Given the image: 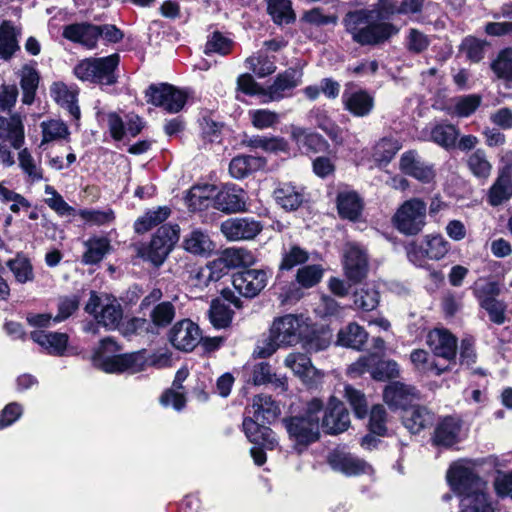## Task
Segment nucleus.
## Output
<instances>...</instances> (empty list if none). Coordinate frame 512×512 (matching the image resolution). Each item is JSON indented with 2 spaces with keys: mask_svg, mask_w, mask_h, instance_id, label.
<instances>
[{
  "mask_svg": "<svg viewBox=\"0 0 512 512\" xmlns=\"http://www.w3.org/2000/svg\"><path fill=\"white\" fill-rule=\"evenodd\" d=\"M398 13L395 0H378L372 9L348 12L343 25L354 42L361 46H379L399 33V28L384 18Z\"/></svg>",
  "mask_w": 512,
  "mask_h": 512,
  "instance_id": "nucleus-1",
  "label": "nucleus"
},
{
  "mask_svg": "<svg viewBox=\"0 0 512 512\" xmlns=\"http://www.w3.org/2000/svg\"><path fill=\"white\" fill-rule=\"evenodd\" d=\"M121 348L117 342L106 337L100 341L93 354L94 365L106 373H138L144 370L146 364L145 352L120 354Z\"/></svg>",
  "mask_w": 512,
  "mask_h": 512,
  "instance_id": "nucleus-2",
  "label": "nucleus"
},
{
  "mask_svg": "<svg viewBox=\"0 0 512 512\" xmlns=\"http://www.w3.org/2000/svg\"><path fill=\"white\" fill-rule=\"evenodd\" d=\"M322 411L323 402L319 398H313L302 414L283 419L284 427L296 445L305 447L319 439Z\"/></svg>",
  "mask_w": 512,
  "mask_h": 512,
  "instance_id": "nucleus-3",
  "label": "nucleus"
},
{
  "mask_svg": "<svg viewBox=\"0 0 512 512\" xmlns=\"http://www.w3.org/2000/svg\"><path fill=\"white\" fill-rule=\"evenodd\" d=\"M179 233L177 224L161 226L148 243L137 248V255L153 266L160 267L178 242Z\"/></svg>",
  "mask_w": 512,
  "mask_h": 512,
  "instance_id": "nucleus-4",
  "label": "nucleus"
},
{
  "mask_svg": "<svg viewBox=\"0 0 512 512\" xmlns=\"http://www.w3.org/2000/svg\"><path fill=\"white\" fill-rule=\"evenodd\" d=\"M84 310L91 315L100 326L107 330H115L123 319V308L119 300L108 293L90 292Z\"/></svg>",
  "mask_w": 512,
  "mask_h": 512,
  "instance_id": "nucleus-5",
  "label": "nucleus"
},
{
  "mask_svg": "<svg viewBox=\"0 0 512 512\" xmlns=\"http://www.w3.org/2000/svg\"><path fill=\"white\" fill-rule=\"evenodd\" d=\"M119 64L118 54L102 58H87L73 69L74 75L81 81L111 85L116 82L114 74Z\"/></svg>",
  "mask_w": 512,
  "mask_h": 512,
  "instance_id": "nucleus-6",
  "label": "nucleus"
},
{
  "mask_svg": "<svg viewBox=\"0 0 512 512\" xmlns=\"http://www.w3.org/2000/svg\"><path fill=\"white\" fill-rule=\"evenodd\" d=\"M271 335L283 346H294L303 342L311 333L308 318L287 314L276 318L270 328Z\"/></svg>",
  "mask_w": 512,
  "mask_h": 512,
  "instance_id": "nucleus-7",
  "label": "nucleus"
},
{
  "mask_svg": "<svg viewBox=\"0 0 512 512\" xmlns=\"http://www.w3.org/2000/svg\"><path fill=\"white\" fill-rule=\"evenodd\" d=\"M476 464L469 459H460L452 463L446 473L447 482L458 496L487 485V481L476 473Z\"/></svg>",
  "mask_w": 512,
  "mask_h": 512,
  "instance_id": "nucleus-8",
  "label": "nucleus"
},
{
  "mask_svg": "<svg viewBox=\"0 0 512 512\" xmlns=\"http://www.w3.org/2000/svg\"><path fill=\"white\" fill-rule=\"evenodd\" d=\"M426 203L419 198L405 201L395 212L392 221L396 229L405 235H416L426 224Z\"/></svg>",
  "mask_w": 512,
  "mask_h": 512,
  "instance_id": "nucleus-9",
  "label": "nucleus"
},
{
  "mask_svg": "<svg viewBox=\"0 0 512 512\" xmlns=\"http://www.w3.org/2000/svg\"><path fill=\"white\" fill-rule=\"evenodd\" d=\"M450 249L449 242L440 234L426 235L420 245L412 244L407 249L409 261L417 267H424L426 258L440 260Z\"/></svg>",
  "mask_w": 512,
  "mask_h": 512,
  "instance_id": "nucleus-10",
  "label": "nucleus"
},
{
  "mask_svg": "<svg viewBox=\"0 0 512 512\" xmlns=\"http://www.w3.org/2000/svg\"><path fill=\"white\" fill-rule=\"evenodd\" d=\"M349 373L358 376L369 372L379 381L396 378L399 376V366L395 361H382L377 354H368L359 358L349 367Z\"/></svg>",
  "mask_w": 512,
  "mask_h": 512,
  "instance_id": "nucleus-11",
  "label": "nucleus"
},
{
  "mask_svg": "<svg viewBox=\"0 0 512 512\" xmlns=\"http://www.w3.org/2000/svg\"><path fill=\"white\" fill-rule=\"evenodd\" d=\"M147 102L162 107L169 113H178L185 106L187 95L172 85H151L146 91Z\"/></svg>",
  "mask_w": 512,
  "mask_h": 512,
  "instance_id": "nucleus-12",
  "label": "nucleus"
},
{
  "mask_svg": "<svg viewBox=\"0 0 512 512\" xmlns=\"http://www.w3.org/2000/svg\"><path fill=\"white\" fill-rule=\"evenodd\" d=\"M303 71L298 68H288L279 73L273 83L265 88L263 102L280 101L292 95L293 89L302 83Z\"/></svg>",
  "mask_w": 512,
  "mask_h": 512,
  "instance_id": "nucleus-13",
  "label": "nucleus"
},
{
  "mask_svg": "<svg viewBox=\"0 0 512 512\" xmlns=\"http://www.w3.org/2000/svg\"><path fill=\"white\" fill-rule=\"evenodd\" d=\"M270 273L264 269H247L232 277L234 289L246 298L257 296L267 285Z\"/></svg>",
  "mask_w": 512,
  "mask_h": 512,
  "instance_id": "nucleus-14",
  "label": "nucleus"
},
{
  "mask_svg": "<svg viewBox=\"0 0 512 512\" xmlns=\"http://www.w3.org/2000/svg\"><path fill=\"white\" fill-rule=\"evenodd\" d=\"M343 267L346 277L353 283L360 282L368 272V257L365 249L357 243H347L343 252Z\"/></svg>",
  "mask_w": 512,
  "mask_h": 512,
  "instance_id": "nucleus-15",
  "label": "nucleus"
},
{
  "mask_svg": "<svg viewBox=\"0 0 512 512\" xmlns=\"http://www.w3.org/2000/svg\"><path fill=\"white\" fill-rule=\"evenodd\" d=\"M263 229V225L250 217L229 218L221 223L220 230L229 241L254 239Z\"/></svg>",
  "mask_w": 512,
  "mask_h": 512,
  "instance_id": "nucleus-16",
  "label": "nucleus"
},
{
  "mask_svg": "<svg viewBox=\"0 0 512 512\" xmlns=\"http://www.w3.org/2000/svg\"><path fill=\"white\" fill-rule=\"evenodd\" d=\"M331 468L346 476L373 475V467L358 456L344 451H334L328 457Z\"/></svg>",
  "mask_w": 512,
  "mask_h": 512,
  "instance_id": "nucleus-17",
  "label": "nucleus"
},
{
  "mask_svg": "<svg viewBox=\"0 0 512 512\" xmlns=\"http://www.w3.org/2000/svg\"><path fill=\"white\" fill-rule=\"evenodd\" d=\"M341 100L344 109L355 117H365L374 108L373 96L351 83L345 86Z\"/></svg>",
  "mask_w": 512,
  "mask_h": 512,
  "instance_id": "nucleus-18",
  "label": "nucleus"
},
{
  "mask_svg": "<svg viewBox=\"0 0 512 512\" xmlns=\"http://www.w3.org/2000/svg\"><path fill=\"white\" fill-rule=\"evenodd\" d=\"M171 344L181 351H192L201 340V332L197 324L190 319H183L173 325L169 332Z\"/></svg>",
  "mask_w": 512,
  "mask_h": 512,
  "instance_id": "nucleus-19",
  "label": "nucleus"
},
{
  "mask_svg": "<svg viewBox=\"0 0 512 512\" xmlns=\"http://www.w3.org/2000/svg\"><path fill=\"white\" fill-rule=\"evenodd\" d=\"M247 197L245 191L234 185L227 184L216 190L214 208L224 213L245 211Z\"/></svg>",
  "mask_w": 512,
  "mask_h": 512,
  "instance_id": "nucleus-20",
  "label": "nucleus"
},
{
  "mask_svg": "<svg viewBox=\"0 0 512 512\" xmlns=\"http://www.w3.org/2000/svg\"><path fill=\"white\" fill-rule=\"evenodd\" d=\"M284 364L308 386H317L324 376L322 371L312 365L310 358L302 353L288 354Z\"/></svg>",
  "mask_w": 512,
  "mask_h": 512,
  "instance_id": "nucleus-21",
  "label": "nucleus"
},
{
  "mask_svg": "<svg viewBox=\"0 0 512 512\" xmlns=\"http://www.w3.org/2000/svg\"><path fill=\"white\" fill-rule=\"evenodd\" d=\"M349 425L350 417L344 404L335 397H331L323 414L321 427L328 434H338L347 430Z\"/></svg>",
  "mask_w": 512,
  "mask_h": 512,
  "instance_id": "nucleus-22",
  "label": "nucleus"
},
{
  "mask_svg": "<svg viewBox=\"0 0 512 512\" xmlns=\"http://www.w3.org/2000/svg\"><path fill=\"white\" fill-rule=\"evenodd\" d=\"M383 399L392 410L404 411L418 399V392L413 386L396 381L385 387Z\"/></svg>",
  "mask_w": 512,
  "mask_h": 512,
  "instance_id": "nucleus-23",
  "label": "nucleus"
},
{
  "mask_svg": "<svg viewBox=\"0 0 512 512\" xmlns=\"http://www.w3.org/2000/svg\"><path fill=\"white\" fill-rule=\"evenodd\" d=\"M496 502L489 494L488 484L460 496L459 512H496Z\"/></svg>",
  "mask_w": 512,
  "mask_h": 512,
  "instance_id": "nucleus-24",
  "label": "nucleus"
},
{
  "mask_svg": "<svg viewBox=\"0 0 512 512\" xmlns=\"http://www.w3.org/2000/svg\"><path fill=\"white\" fill-rule=\"evenodd\" d=\"M427 344L437 357L450 361L456 356L457 340L446 329L431 330L427 335Z\"/></svg>",
  "mask_w": 512,
  "mask_h": 512,
  "instance_id": "nucleus-25",
  "label": "nucleus"
},
{
  "mask_svg": "<svg viewBox=\"0 0 512 512\" xmlns=\"http://www.w3.org/2000/svg\"><path fill=\"white\" fill-rule=\"evenodd\" d=\"M0 142L8 143L10 147L19 150L25 142L23 119L19 114L9 117L0 116Z\"/></svg>",
  "mask_w": 512,
  "mask_h": 512,
  "instance_id": "nucleus-26",
  "label": "nucleus"
},
{
  "mask_svg": "<svg viewBox=\"0 0 512 512\" xmlns=\"http://www.w3.org/2000/svg\"><path fill=\"white\" fill-rule=\"evenodd\" d=\"M400 169L403 173L423 183H429L435 177L433 167L422 161L413 151L405 152L401 156Z\"/></svg>",
  "mask_w": 512,
  "mask_h": 512,
  "instance_id": "nucleus-27",
  "label": "nucleus"
},
{
  "mask_svg": "<svg viewBox=\"0 0 512 512\" xmlns=\"http://www.w3.org/2000/svg\"><path fill=\"white\" fill-rule=\"evenodd\" d=\"M257 421L250 417L244 419L243 430L246 437L254 445H259L269 450L274 449L278 445L275 433L269 427L258 424Z\"/></svg>",
  "mask_w": 512,
  "mask_h": 512,
  "instance_id": "nucleus-28",
  "label": "nucleus"
},
{
  "mask_svg": "<svg viewBox=\"0 0 512 512\" xmlns=\"http://www.w3.org/2000/svg\"><path fill=\"white\" fill-rule=\"evenodd\" d=\"M291 137L305 153L325 152L329 148L328 142L320 134L299 126H291Z\"/></svg>",
  "mask_w": 512,
  "mask_h": 512,
  "instance_id": "nucleus-29",
  "label": "nucleus"
},
{
  "mask_svg": "<svg viewBox=\"0 0 512 512\" xmlns=\"http://www.w3.org/2000/svg\"><path fill=\"white\" fill-rule=\"evenodd\" d=\"M63 37L92 49L96 47L99 38L98 26L88 23L70 24L64 27Z\"/></svg>",
  "mask_w": 512,
  "mask_h": 512,
  "instance_id": "nucleus-30",
  "label": "nucleus"
},
{
  "mask_svg": "<svg viewBox=\"0 0 512 512\" xmlns=\"http://www.w3.org/2000/svg\"><path fill=\"white\" fill-rule=\"evenodd\" d=\"M31 339L41 346L48 354L62 356L68 345L69 337L66 333L45 332L36 330L31 333Z\"/></svg>",
  "mask_w": 512,
  "mask_h": 512,
  "instance_id": "nucleus-31",
  "label": "nucleus"
},
{
  "mask_svg": "<svg viewBox=\"0 0 512 512\" xmlns=\"http://www.w3.org/2000/svg\"><path fill=\"white\" fill-rule=\"evenodd\" d=\"M274 198L283 209L294 211L303 203V188L291 183H282L274 190Z\"/></svg>",
  "mask_w": 512,
  "mask_h": 512,
  "instance_id": "nucleus-32",
  "label": "nucleus"
},
{
  "mask_svg": "<svg viewBox=\"0 0 512 512\" xmlns=\"http://www.w3.org/2000/svg\"><path fill=\"white\" fill-rule=\"evenodd\" d=\"M266 165L263 157L252 155H239L234 157L229 165V172L235 179H243L250 173L258 171Z\"/></svg>",
  "mask_w": 512,
  "mask_h": 512,
  "instance_id": "nucleus-33",
  "label": "nucleus"
},
{
  "mask_svg": "<svg viewBox=\"0 0 512 512\" xmlns=\"http://www.w3.org/2000/svg\"><path fill=\"white\" fill-rule=\"evenodd\" d=\"M461 423L458 419L447 417L435 429L434 442L436 445L451 447L459 441Z\"/></svg>",
  "mask_w": 512,
  "mask_h": 512,
  "instance_id": "nucleus-34",
  "label": "nucleus"
},
{
  "mask_svg": "<svg viewBox=\"0 0 512 512\" xmlns=\"http://www.w3.org/2000/svg\"><path fill=\"white\" fill-rule=\"evenodd\" d=\"M20 30L10 21L0 25V59L9 60L19 50L18 37Z\"/></svg>",
  "mask_w": 512,
  "mask_h": 512,
  "instance_id": "nucleus-35",
  "label": "nucleus"
},
{
  "mask_svg": "<svg viewBox=\"0 0 512 512\" xmlns=\"http://www.w3.org/2000/svg\"><path fill=\"white\" fill-rule=\"evenodd\" d=\"M217 187L212 184L194 185L188 192L186 201L192 210H203L210 205L214 207Z\"/></svg>",
  "mask_w": 512,
  "mask_h": 512,
  "instance_id": "nucleus-36",
  "label": "nucleus"
},
{
  "mask_svg": "<svg viewBox=\"0 0 512 512\" xmlns=\"http://www.w3.org/2000/svg\"><path fill=\"white\" fill-rule=\"evenodd\" d=\"M51 94L54 100L65 108L76 121L80 119L81 112L77 105V92L75 90L59 82L52 85Z\"/></svg>",
  "mask_w": 512,
  "mask_h": 512,
  "instance_id": "nucleus-37",
  "label": "nucleus"
},
{
  "mask_svg": "<svg viewBox=\"0 0 512 512\" xmlns=\"http://www.w3.org/2000/svg\"><path fill=\"white\" fill-rule=\"evenodd\" d=\"M85 251L82 255V263L95 265L103 260L110 250V241L106 237L94 236L84 241Z\"/></svg>",
  "mask_w": 512,
  "mask_h": 512,
  "instance_id": "nucleus-38",
  "label": "nucleus"
},
{
  "mask_svg": "<svg viewBox=\"0 0 512 512\" xmlns=\"http://www.w3.org/2000/svg\"><path fill=\"white\" fill-rule=\"evenodd\" d=\"M404 426L411 433H419L432 423L433 417L430 411L422 406H409L402 416Z\"/></svg>",
  "mask_w": 512,
  "mask_h": 512,
  "instance_id": "nucleus-39",
  "label": "nucleus"
},
{
  "mask_svg": "<svg viewBox=\"0 0 512 512\" xmlns=\"http://www.w3.org/2000/svg\"><path fill=\"white\" fill-rule=\"evenodd\" d=\"M337 208L342 218L354 221L360 216L363 203L356 192L342 191L337 197Z\"/></svg>",
  "mask_w": 512,
  "mask_h": 512,
  "instance_id": "nucleus-40",
  "label": "nucleus"
},
{
  "mask_svg": "<svg viewBox=\"0 0 512 512\" xmlns=\"http://www.w3.org/2000/svg\"><path fill=\"white\" fill-rule=\"evenodd\" d=\"M183 248L191 254L206 256L213 251L214 244L207 233L195 229L185 236Z\"/></svg>",
  "mask_w": 512,
  "mask_h": 512,
  "instance_id": "nucleus-41",
  "label": "nucleus"
},
{
  "mask_svg": "<svg viewBox=\"0 0 512 512\" xmlns=\"http://www.w3.org/2000/svg\"><path fill=\"white\" fill-rule=\"evenodd\" d=\"M367 332L357 323H350L338 332L337 344L359 350L367 341Z\"/></svg>",
  "mask_w": 512,
  "mask_h": 512,
  "instance_id": "nucleus-42",
  "label": "nucleus"
},
{
  "mask_svg": "<svg viewBox=\"0 0 512 512\" xmlns=\"http://www.w3.org/2000/svg\"><path fill=\"white\" fill-rule=\"evenodd\" d=\"M410 361L414 369L421 374L440 375L447 370V366H441L429 353L423 349H416L410 354Z\"/></svg>",
  "mask_w": 512,
  "mask_h": 512,
  "instance_id": "nucleus-43",
  "label": "nucleus"
},
{
  "mask_svg": "<svg viewBox=\"0 0 512 512\" xmlns=\"http://www.w3.org/2000/svg\"><path fill=\"white\" fill-rule=\"evenodd\" d=\"M170 214L171 210L167 206H160L156 209L149 210L135 221L134 229L139 234L145 233L164 222Z\"/></svg>",
  "mask_w": 512,
  "mask_h": 512,
  "instance_id": "nucleus-44",
  "label": "nucleus"
},
{
  "mask_svg": "<svg viewBox=\"0 0 512 512\" xmlns=\"http://www.w3.org/2000/svg\"><path fill=\"white\" fill-rule=\"evenodd\" d=\"M252 413L256 420L271 422L280 413L278 405L268 395H258L253 399Z\"/></svg>",
  "mask_w": 512,
  "mask_h": 512,
  "instance_id": "nucleus-45",
  "label": "nucleus"
},
{
  "mask_svg": "<svg viewBox=\"0 0 512 512\" xmlns=\"http://www.w3.org/2000/svg\"><path fill=\"white\" fill-rule=\"evenodd\" d=\"M400 143L393 138H382L373 147L372 158L379 165H387L400 150Z\"/></svg>",
  "mask_w": 512,
  "mask_h": 512,
  "instance_id": "nucleus-46",
  "label": "nucleus"
},
{
  "mask_svg": "<svg viewBox=\"0 0 512 512\" xmlns=\"http://www.w3.org/2000/svg\"><path fill=\"white\" fill-rule=\"evenodd\" d=\"M267 11L276 24H290L295 13L290 0H267Z\"/></svg>",
  "mask_w": 512,
  "mask_h": 512,
  "instance_id": "nucleus-47",
  "label": "nucleus"
},
{
  "mask_svg": "<svg viewBox=\"0 0 512 512\" xmlns=\"http://www.w3.org/2000/svg\"><path fill=\"white\" fill-rule=\"evenodd\" d=\"M512 196V176L508 172H502L489 192V202L497 206Z\"/></svg>",
  "mask_w": 512,
  "mask_h": 512,
  "instance_id": "nucleus-48",
  "label": "nucleus"
},
{
  "mask_svg": "<svg viewBox=\"0 0 512 512\" xmlns=\"http://www.w3.org/2000/svg\"><path fill=\"white\" fill-rule=\"evenodd\" d=\"M20 78V84L23 91L22 102L30 105L34 101L35 92L38 87V73L32 66L25 65L20 71Z\"/></svg>",
  "mask_w": 512,
  "mask_h": 512,
  "instance_id": "nucleus-49",
  "label": "nucleus"
},
{
  "mask_svg": "<svg viewBox=\"0 0 512 512\" xmlns=\"http://www.w3.org/2000/svg\"><path fill=\"white\" fill-rule=\"evenodd\" d=\"M220 256L223 258V261L229 269L251 266L256 261L253 253L245 248H227Z\"/></svg>",
  "mask_w": 512,
  "mask_h": 512,
  "instance_id": "nucleus-50",
  "label": "nucleus"
},
{
  "mask_svg": "<svg viewBox=\"0 0 512 512\" xmlns=\"http://www.w3.org/2000/svg\"><path fill=\"white\" fill-rule=\"evenodd\" d=\"M379 304V292L375 285L367 284L354 293V305L363 311H372Z\"/></svg>",
  "mask_w": 512,
  "mask_h": 512,
  "instance_id": "nucleus-51",
  "label": "nucleus"
},
{
  "mask_svg": "<svg viewBox=\"0 0 512 512\" xmlns=\"http://www.w3.org/2000/svg\"><path fill=\"white\" fill-rule=\"evenodd\" d=\"M458 135V130L451 124H437L430 131V139L444 148L453 147Z\"/></svg>",
  "mask_w": 512,
  "mask_h": 512,
  "instance_id": "nucleus-52",
  "label": "nucleus"
},
{
  "mask_svg": "<svg viewBox=\"0 0 512 512\" xmlns=\"http://www.w3.org/2000/svg\"><path fill=\"white\" fill-rule=\"evenodd\" d=\"M40 127L42 130V145L51 141L66 139L70 134L67 125L57 119L43 121Z\"/></svg>",
  "mask_w": 512,
  "mask_h": 512,
  "instance_id": "nucleus-53",
  "label": "nucleus"
},
{
  "mask_svg": "<svg viewBox=\"0 0 512 512\" xmlns=\"http://www.w3.org/2000/svg\"><path fill=\"white\" fill-rule=\"evenodd\" d=\"M175 313V306L169 301H163L151 309L149 317L155 327L165 328L173 321Z\"/></svg>",
  "mask_w": 512,
  "mask_h": 512,
  "instance_id": "nucleus-54",
  "label": "nucleus"
},
{
  "mask_svg": "<svg viewBox=\"0 0 512 512\" xmlns=\"http://www.w3.org/2000/svg\"><path fill=\"white\" fill-rule=\"evenodd\" d=\"M245 63L247 68L260 78L271 75L276 70L274 60L262 52L248 57Z\"/></svg>",
  "mask_w": 512,
  "mask_h": 512,
  "instance_id": "nucleus-55",
  "label": "nucleus"
},
{
  "mask_svg": "<svg viewBox=\"0 0 512 512\" xmlns=\"http://www.w3.org/2000/svg\"><path fill=\"white\" fill-rule=\"evenodd\" d=\"M472 290L480 306L484 305V302L496 299L500 294V287L497 282L483 278L474 283Z\"/></svg>",
  "mask_w": 512,
  "mask_h": 512,
  "instance_id": "nucleus-56",
  "label": "nucleus"
},
{
  "mask_svg": "<svg viewBox=\"0 0 512 512\" xmlns=\"http://www.w3.org/2000/svg\"><path fill=\"white\" fill-rule=\"evenodd\" d=\"M495 75L505 81H512V47L502 50L492 62Z\"/></svg>",
  "mask_w": 512,
  "mask_h": 512,
  "instance_id": "nucleus-57",
  "label": "nucleus"
},
{
  "mask_svg": "<svg viewBox=\"0 0 512 512\" xmlns=\"http://www.w3.org/2000/svg\"><path fill=\"white\" fill-rule=\"evenodd\" d=\"M467 165L472 174L477 178L486 179L491 173L492 166L482 150H476L469 155Z\"/></svg>",
  "mask_w": 512,
  "mask_h": 512,
  "instance_id": "nucleus-58",
  "label": "nucleus"
},
{
  "mask_svg": "<svg viewBox=\"0 0 512 512\" xmlns=\"http://www.w3.org/2000/svg\"><path fill=\"white\" fill-rule=\"evenodd\" d=\"M45 194V203L58 215L68 216L75 212L74 208L52 186L46 185Z\"/></svg>",
  "mask_w": 512,
  "mask_h": 512,
  "instance_id": "nucleus-59",
  "label": "nucleus"
},
{
  "mask_svg": "<svg viewBox=\"0 0 512 512\" xmlns=\"http://www.w3.org/2000/svg\"><path fill=\"white\" fill-rule=\"evenodd\" d=\"M246 145L252 148H261L266 152L285 151L287 142L280 137L255 136L245 141Z\"/></svg>",
  "mask_w": 512,
  "mask_h": 512,
  "instance_id": "nucleus-60",
  "label": "nucleus"
},
{
  "mask_svg": "<svg viewBox=\"0 0 512 512\" xmlns=\"http://www.w3.org/2000/svg\"><path fill=\"white\" fill-rule=\"evenodd\" d=\"M10 271L19 283L32 281L34 278L33 268L30 261L24 257H16L7 263Z\"/></svg>",
  "mask_w": 512,
  "mask_h": 512,
  "instance_id": "nucleus-61",
  "label": "nucleus"
},
{
  "mask_svg": "<svg viewBox=\"0 0 512 512\" xmlns=\"http://www.w3.org/2000/svg\"><path fill=\"white\" fill-rule=\"evenodd\" d=\"M249 117L253 126L260 130L271 128L280 121L279 114L268 109L250 110Z\"/></svg>",
  "mask_w": 512,
  "mask_h": 512,
  "instance_id": "nucleus-62",
  "label": "nucleus"
},
{
  "mask_svg": "<svg viewBox=\"0 0 512 512\" xmlns=\"http://www.w3.org/2000/svg\"><path fill=\"white\" fill-rule=\"evenodd\" d=\"M18 160L19 165L27 177L35 182L40 181L43 178L42 169L35 162L33 156L27 148L19 149Z\"/></svg>",
  "mask_w": 512,
  "mask_h": 512,
  "instance_id": "nucleus-63",
  "label": "nucleus"
},
{
  "mask_svg": "<svg viewBox=\"0 0 512 512\" xmlns=\"http://www.w3.org/2000/svg\"><path fill=\"white\" fill-rule=\"evenodd\" d=\"M209 320L215 328H225L232 321V312L224 304L219 301H213L209 312Z\"/></svg>",
  "mask_w": 512,
  "mask_h": 512,
  "instance_id": "nucleus-64",
  "label": "nucleus"
}]
</instances>
